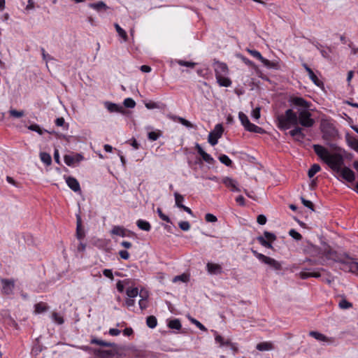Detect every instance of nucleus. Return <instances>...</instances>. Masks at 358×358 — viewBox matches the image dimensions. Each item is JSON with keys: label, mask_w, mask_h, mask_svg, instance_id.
I'll return each instance as SVG.
<instances>
[{"label": "nucleus", "mask_w": 358, "mask_h": 358, "mask_svg": "<svg viewBox=\"0 0 358 358\" xmlns=\"http://www.w3.org/2000/svg\"><path fill=\"white\" fill-rule=\"evenodd\" d=\"M315 154L334 172L339 173L341 176L349 182L355 180V175L348 167L342 168L344 159L340 153L331 154L324 146L318 144L313 145Z\"/></svg>", "instance_id": "f257e3e1"}, {"label": "nucleus", "mask_w": 358, "mask_h": 358, "mask_svg": "<svg viewBox=\"0 0 358 358\" xmlns=\"http://www.w3.org/2000/svg\"><path fill=\"white\" fill-rule=\"evenodd\" d=\"M291 102L296 106L301 107L302 109L299 110L298 124L303 127H312L315 121L311 117L312 115L308 110L310 103L302 97H294L291 99Z\"/></svg>", "instance_id": "f03ea898"}, {"label": "nucleus", "mask_w": 358, "mask_h": 358, "mask_svg": "<svg viewBox=\"0 0 358 358\" xmlns=\"http://www.w3.org/2000/svg\"><path fill=\"white\" fill-rule=\"evenodd\" d=\"M278 127L282 130L288 129L290 124H298V117L296 113L292 109H287L285 115H280L277 117Z\"/></svg>", "instance_id": "7ed1b4c3"}, {"label": "nucleus", "mask_w": 358, "mask_h": 358, "mask_svg": "<svg viewBox=\"0 0 358 358\" xmlns=\"http://www.w3.org/2000/svg\"><path fill=\"white\" fill-rule=\"evenodd\" d=\"M252 253L262 262L269 265L271 268H273L274 270L279 271L281 270L282 266L281 264L276 261L275 259L267 257L263 254L259 253L257 250L254 249H251Z\"/></svg>", "instance_id": "20e7f679"}, {"label": "nucleus", "mask_w": 358, "mask_h": 358, "mask_svg": "<svg viewBox=\"0 0 358 358\" xmlns=\"http://www.w3.org/2000/svg\"><path fill=\"white\" fill-rule=\"evenodd\" d=\"M238 117L244 126L245 129L250 132H254L257 134H264L265 131L263 128L258 127L252 123H251L248 117V116L244 114L243 112H240L238 114Z\"/></svg>", "instance_id": "39448f33"}, {"label": "nucleus", "mask_w": 358, "mask_h": 358, "mask_svg": "<svg viewBox=\"0 0 358 358\" xmlns=\"http://www.w3.org/2000/svg\"><path fill=\"white\" fill-rule=\"evenodd\" d=\"M223 132L224 128L222 125L221 124H217L214 129L208 134V143L212 145H216L217 143L218 139L222 137Z\"/></svg>", "instance_id": "423d86ee"}, {"label": "nucleus", "mask_w": 358, "mask_h": 358, "mask_svg": "<svg viewBox=\"0 0 358 358\" xmlns=\"http://www.w3.org/2000/svg\"><path fill=\"white\" fill-rule=\"evenodd\" d=\"M2 284V292L6 295H10L13 293L15 287V281L10 279L2 278L1 280Z\"/></svg>", "instance_id": "0eeeda50"}, {"label": "nucleus", "mask_w": 358, "mask_h": 358, "mask_svg": "<svg viewBox=\"0 0 358 358\" xmlns=\"http://www.w3.org/2000/svg\"><path fill=\"white\" fill-rule=\"evenodd\" d=\"M307 251L313 257L325 256L327 258H329L331 255L330 251H322L320 248L313 245L308 246Z\"/></svg>", "instance_id": "6e6552de"}, {"label": "nucleus", "mask_w": 358, "mask_h": 358, "mask_svg": "<svg viewBox=\"0 0 358 358\" xmlns=\"http://www.w3.org/2000/svg\"><path fill=\"white\" fill-rule=\"evenodd\" d=\"M214 70L215 77H220V76H227L229 72V69L225 63L220 62H215L214 63Z\"/></svg>", "instance_id": "1a4fd4ad"}, {"label": "nucleus", "mask_w": 358, "mask_h": 358, "mask_svg": "<svg viewBox=\"0 0 358 358\" xmlns=\"http://www.w3.org/2000/svg\"><path fill=\"white\" fill-rule=\"evenodd\" d=\"M345 265V268L348 269L349 271L358 275V262L352 261L348 258L347 260H338Z\"/></svg>", "instance_id": "9d476101"}, {"label": "nucleus", "mask_w": 358, "mask_h": 358, "mask_svg": "<svg viewBox=\"0 0 358 358\" xmlns=\"http://www.w3.org/2000/svg\"><path fill=\"white\" fill-rule=\"evenodd\" d=\"M83 156L81 154H76L75 155H66L64 157V162L68 166H72L75 162H80L83 159Z\"/></svg>", "instance_id": "9b49d317"}, {"label": "nucleus", "mask_w": 358, "mask_h": 358, "mask_svg": "<svg viewBox=\"0 0 358 358\" xmlns=\"http://www.w3.org/2000/svg\"><path fill=\"white\" fill-rule=\"evenodd\" d=\"M208 272L211 275H218L222 273V268L218 264L208 262L206 264Z\"/></svg>", "instance_id": "f8f14e48"}, {"label": "nucleus", "mask_w": 358, "mask_h": 358, "mask_svg": "<svg viewBox=\"0 0 358 358\" xmlns=\"http://www.w3.org/2000/svg\"><path fill=\"white\" fill-rule=\"evenodd\" d=\"M195 148L206 162L208 164L214 163V159L210 155L206 153L199 143H196Z\"/></svg>", "instance_id": "ddd939ff"}, {"label": "nucleus", "mask_w": 358, "mask_h": 358, "mask_svg": "<svg viewBox=\"0 0 358 358\" xmlns=\"http://www.w3.org/2000/svg\"><path fill=\"white\" fill-rule=\"evenodd\" d=\"M94 355L101 358H108L113 357L116 353V350H95Z\"/></svg>", "instance_id": "4468645a"}, {"label": "nucleus", "mask_w": 358, "mask_h": 358, "mask_svg": "<svg viewBox=\"0 0 358 358\" xmlns=\"http://www.w3.org/2000/svg\"><path fill=\"white\" fill-rule=\"evenodd\" d=\"M76 236L78 239L81 240L85 237V231L82 227V220L80 215H76Z\"/></svg>", "instance_id": "2eb2a0df"}, {"label": "nucleus", "mask_w": 358, "mask_h": 358, "mask_svg": "<svg viewBox=\"0 0 358 358\" xmlns=\"http://www.w3.org/2000/svg\"><path fill=\"white\" fill-rule=\"evenodd\" d=\"M66 182L69 188H71L73 191L78 192L80 190V184L75 178L69 176L68 178H66Z\"/></svg>", "instance_id": "dca6fc26"}, {"label": "nucleus", "mask_w": 358, "mask_h": 358, "mask_svg": "<svg viewBox=\"0 0 358 358\" xmlns=\"http://www.w3.org/2000/svg\"><path fill=\"white\" fill-rule=\"evenodd\" d=\"M291 136L295 138L296 141H301L305 138V134L302 132V128L296 127L294 129L289 131Z\"/></svg>", "instance_id": "f3484780"}, {"label": "nucleus", "mask_w": 358, "mask_h": 358, "mask_svg": "<svg viewBox=\"0 0 358 358\" xmlns=\"http://www.w3.org/2000/svg\"><path fill=\"white\" fill-rule=\"evenodd\" d=\"M222 182L227 187H231L233 192H240V189L236 187V182L229 177H225L222 180Z\"/></svg>", "instance_id": "a211bd4d"}, {"label": "nucleus", "mask_w": 358, "mask_h": 358, "mask_svg": "<svg viewBox=\"0 0 358 358\" xmlns=\"http://www.w3.org/2000/svg\"><path fill=\"white\" fill-rule=\"evenodd\" d=\"M168 117L174 120V121H178L180 123H181L182 125L185 126L187 128H192L193 127V124L188 120H185V118L183 117H179V116H176V115H168Z\"/></svg>", "instance_id": "6ab92c4d"}, {"label": "nucleus", "mask_w": 358, "mask_h": 358, "mask_svg": "<svg viewBox=\"0 0 358 358\" xmlns=\"http://www.w3.org/2000/svg\"><path fill=\"white\" fill-rule=\"evenodd\" d=\"M89 6L97 12H100L101 10H106L109 8V7L102 1H99L96 3H92L89 4Z\"/></svg>", "instance_id": "aec40b11"}, {"label": "nucleus", "mask_w": 358, "mask_h": 358, "mask_svg": "<svg viewBox=\"0 0 358 358\" xmlns=\"http://www.w3.org/2000/svg\"><path fill=\"white\" fill-rule=\"evenodd\" d=\"M256 348L259 351H269L274 348L271 342H262L257 345Z\"/></svg>", "instance_id": "412c9836"}, {"label": "nucleus", "mask_w": 358, "mask_h": 358, "mask_svg": "<svg viewBox=\"0 0 358 358\" xmlns=\"http://www.w3.org/2000/svg\"><path fill=\"white\" fill-rule=\"evenodd\" d=\"M90 343H91V344H96V345H99L104 346V347H114V348L117 347L116 344L114 343H109V342L103 341L98 339L96 338H92L91 340Z\"/></svg>", "instance_id": "4be33fe9"}, {"label": "nucleus", "mask_w": 358, "mask_h": 358, "mask_svg": "<svg viewBox=\"0 0 358 358\" xmlns=\"http://www.w3.org/2000/svg\"><path fill=\"white\" fill-rule=\"evenodd\" d=\"M105 105L110 113L113 112H119L122 113L123 110V108L116 103H110V102H106Z\"/></svg>", "instance_id": "5701e85b"}, {"label": "nucleus", "mask_w": 358, "mask_h": 358, "mask_svg": "<svg viewBox=\"0 0 358 358\" xmlns=\"http://www.w3.org/2000/svg\"><path fill=\"white\" fill-rule=\"evenodd\" d=\"M216 79L220 86L229 87L231 85V80L226 77V76H220V77H216Z\"/></svg>", "instance_id": "b1692460"}, {"label": "nucleus", "mask_w": 358, "mask_h": 358, "mask_svg": "<svg viewBox=\"0 0 358 358\" xmlns=\"http://www.w3.org/2000/svg\"><path fill=\"white\" fill-rule=\"evenodd\" d=\"M111 234L124 237L126 236V229L123 227L115 226L111 230Z\"/></svg>", "instance_id": "393cba45"}, {"label": "nucleus", "mask_w": 358, "mask_h": 358, "mask_svg": "<svg viewBox=\"0 0 358 358\" xmlns=\"http://www.w3.org/2000/svg\"><path fill=\"white\" fill-rule=\"evenodd\" d=\"M136 224L139 229L145 231H149L151 229L150 224L143 220H138L136 222Z\"/></svg>", "instance_id": "a878e982"}, {"label": "nucleus", "mask_w": 358, "mask_h": 358, "mask_svg": "<svg viewBox=\"0 0 358 358\" xmlns=\"http://www.w3.org/2000/svg\"><path fill=\"white\" fill-rule=\"evenodd\" d=\"M35 313L40 314L45 312L48 309V306L44 302H39L34 306Z\"/></svg>", "instance_id": "bb28decb"}, {"label": "nucleus", "mask_w": 358, "mask_h": 358, "mask_svg": "<svg viewBox=\"0 0 358 358\" xmlns=\"http://www.w3.org/2000/svg\"><path fill=\"white\" fill-rule=\"evenodd\" d=\"M114 26L119 36L121 37L124 42L127 41L128 36L127 32L118 24L115 23Z\"/></svg>", "instance_id": "cd10ccee"}, {"label": "nucleus", "mask_w": 358, "mask_h": 358, "mask_svg": "<svg viewBox=\"0 0 358 358\" xmlns=\"http://www.w3.org/2000/svg\"><path fill=\"white\" fill-rule=\"evenodd\" d=\"M140 296L141 297V299L139 301L138 304L139 307L141 310H144L148 307V294L146 292H145V294H143V292H140Z\"/></svg>", "instance_id": "c85d7f7f"}, {"label": "nucleus", "mask_w": 358, "mask_h": 358, "mask_svg": "<svg viewBox=\"0 0 358 358\" xmlns=\"http://www.w3.org/2000/svg\"><path fill=\"white\" fill-rule=\"evenodd\" d=\"M262 64L266 66L268 69H278L279 65L277 62H271L267 59H265L264 57L261 61Z\"/></svg>", "instance_id": "c756f323"}, {"label": "nucleus", "mask_w": 358, "mask_h": 358, "mask_svg": "<svg viewBox=\"0 0 358 358\" xmlns=\"http://www.w3.org/2000/svg\"><path fill=\"white\" fill-rule=\"evenodd\" d=\"M320 166L317 164H314L311 166L308 172V176L309 178H313L317 172L320 171Z\"/></svg>", "instance_id": "7c9ffc66"}, {"label": "nucleus", "mask_w": 358, "mask_h": 358, "mask_svg": "<svg viewBox=\"0 0 358 358\" xmlns=\"http://www.w3.org/2000/svg\"><path fill=\"white\" fill-rule=\"evenodd\" d=\"M168 327L172 329L179 330L181 329V323L178 319H174L169 321Z\"/></svg>", "instance_id": "2f4dec72"}, {"label": "nucleus", "mask_w": 358, "mask_h": 358, "mask_svg": "<svg viewBox=\"0 0 358 358\" xmlns=\"http://www.w3.org/2000/svg\"><path fill=\"white\" fill-rule=\"evenodd\" d=\"M146 324L151 329L155 328L157 324V318L153 315L148 316L146 319Z\"/></svg>", "instance_id": "473e14b6"}, {"label": "nucleus", "mask_w": 358, "mask_h": 358, "mask_svg": "<svg viewBox=\"0 0 358 358\" xmlns=\"http://www.w3.org/2000/svg\"><path fill=\"white\" fill-rule=\"evenodd\" d=\"M40 158L41 161L48 166L50 165L52 163L51 156L47 152H41Z\"/></svg>", "instance_id": "72a5a7b5"}, {"label": "nucleus", "mask_w": 358, "mask_h": 358, "mask_svg": "<svg viewBox=\"0 0 358 358\" xmlns=\"http://www.w3.org/2000/svg\"><path fill=\"white\" fill-rule=\"evenodd\" d=\"M309 335L318 341H327V337L324 334H320L317 331H310Z\"/></svg>", "instance_id": "f704fd0d"}, {"label": "nucleus", "mask_w": 358, "mask_h": 358, "mask_svg": "<svg viewBox=\"0 0 358 358\" xmlns=\"http://www.w3.org/2000/svg\"><path fill=\"white\" fill-rule=\"evenodd\" d=\"M257 240L258 241V242L264 247L265 248H269V249H272L273 248V246L271 245V243L266 241L264 237L262 236H259L257 238Z\"/></svg>", "instance_id": "c9c22d12"}, {"label": "nucleus", "mask_w": 358, "mask_h": 358, "mask_svg": "<svg viewBox=\"0 0 358 358\" xmlns=\"http://www.w3.org/2000/svg\"><path fill=\"white\" fill-rule=\"evenodd\" d=\"M309 78L310 79L313 81V83L318 86V87H322L324 85L323 84V82L321 81L318 78L317 76L315 74L314 72L311 73L309 76Z\"/></svg>", "instance_id": "e433bc0d"}, {"label": "nucleus", "mask_w": 358, "mask_h": 358, "mask_svg": "<svg viewBox=\"0 0 358 358\" xmlns=\"http://www.w3.org/2000/svg\"><path fill=\"white\" fill-rule=\"evenodd\" d=\"M174 196L176 206L181 208V206H183L184 196L178 192L174 193Z\"/></svg>", "instance_id": "4c0bfd02"}, {"label": "nucleus", "mask_w": 358, "mask_h": 358, "mask_svg": "<svg viewBox=\"0 0 358 358\" xmlns=\"http://www.w3.org/2000/svg\"><path fill=\"white\" fill-rule=\"evenodd\" d=\"M219 160L221 163L224 164L227 166H231L232 164L231 160L226 155H221L219 157Z\"/></svg>", "instance_id": "58836bf2"}, {"label": "nucleus", "mask_w": 358, "mask_h": 358, "mask_svg": "<svg viewBox=\"0 0 358 358\" xmlns=\"http://www.w3.org/2000/svg\"><path fill=\"white\" fill-rule=\"evenodd\" d=\"M126 293H127V295L128 296V297L134 298V297L137 296V295L138 294V289L137 287L128 288L127 289Z\"/></svg>", "instance_id": "ea45409f"}, {"label": "nucleus", "mask_w": 358, "mask_h": 358, "mask_svg": "<svg viewBox=\"0 0 358 358\" xmlns=\"http://www.w3.org/2000/svg\"><path fill=\"white\" fill-rule=\"evenodd\" d=\"M9 113L10 116L15 117V118H20L24 116V113L23 110H17L15 109H10L9 110Z\"/></svg>", "instance_id": "a19ab883"}, {"label": "nucleus", "mask_w": 358, "mask_h": 358, "mask_svg": "<svg viewBox=\"0 0 358 358\" xmlns=\"http://www.w3.org/2000/svg\"><path fill=\"white\" fill-rule=\"evenodd\" d=\"M28 129L31 131L37 132L38 134L42 135L44 132V129H42L39 125L36 124H31L28 127Z\"/></svg>", "instance_id": "79ce46f5"}, {"label": "nucleus", "mask_w": 358, "mask_h": 358, "mask_svg": "<svg viewBox=\"0 0 358 358\" xmlns=\"http://www.w3.org/2000/svg\"><path fill=\"white\" fill-rule=\"evenodd\" d=\"M124 106L126 108H133L136 106V102L131 98H127L124 100Z\"/></svg>", "instance_id": "37998d69"}, {"label": "nucleus", "mask_w": 358, "mask_h": 358, "mask_svg": "<svg viewBox=\"0 0 358 358\" xmlns=\"http://www.w3.org/2000/svg\"><path fill=\"white\" fill-rule=\"evenodd\" d=\"M289 235L296 241H301L302 239V236L301 234L293 229L289 230Z\"/></svg>", "instance_id": "c03bdc74"}, {"label": "nucleus", "mask_w": 358, "mask_h": 358, "mask_svg": "<svg viewBox=\"0 0 358 358\" xmlns=\"http://www.w3.org/2000/svg\"><path fill=\"white\" fill-rule=\"evenodd\" d=\"M336 134V130L334 128H331L329 131H323V138L329 139V138L334 136Z\"/></svg>", "instance_id": "a18cd8bd"}, {"label": "nucleus", "mask_w": 358, "mask_h": 358, "mask_svg": "<svg viewBox=\"0 0 358 358\" xmlns=\"http://www.w3.org/2000/svg\"><path fill=\"white\" fill-rule=\"evenodd\" d=\"M189 320L191 321V322L192 324H195L200 330L203 331H207V329L197 320H196L193 317H189Z\"/></svg>", "instance_id": "49530a36"}, {"label": "nucleus", "mask_w": 358, "mask_h": 358, "mask_svg": "<svg viewBox=\"0 0 358 358\" xmlns=\"http://www.w3.org/2000/svg\"><path fill=\"white\" fill-rule=\"evenodd\" d=\"M161 136V131H150L148 134V137L150 141H157Z\"/></svg>", "instance_id": "de8ad7c7"}, {"label": "nucleus", "mask_w": 358, "mask_h": 358, "mask_svg": "<svg viewBox=\"0 0 358 358\" xmlns=\"http://www.w3.org/2000/svg\"><path fill=\"white\" fill-rule=\"evenodd\" d=\"M338 306L341 309H347L352 307V304L345 299H342L340 301Z\"/></svg>", "instance_id": "09e8293b"}, {"label": "nucleus", "mask_w": 358, "mask_h": 358, "mask_svg": "<svg viewBox=\"0 0 358 358\" xmlns=\"http://www.w3.org/2000/svg\"><path fill=\"white\" fill-rule=\"evenodd\" d=\"M178 64L182 66H187L189 68H194L196 66V63L192 62H187L184 60H178Z\"/></svg>", "instance_id": "8fccbe9b"}, {"label": "nucleus", "mask_w": 358, "mask_h": 358, "mask_svg": "<svg viewBox=\"0 0 358 358\" xmlns=\"http://www.w3.org/2000/svg\"><path fill=\"white\" fill-rule=\"evenodd\" d=\"M301 202L307 208H308L309 209H310L311 210L314 211L315 209H314V205L313 203L309 201V200H306V199H304L303 197H301Z\"/></svg>", "instance_id": "3c124183"}, {"label": "nucleus", "mask_w": 358, "mask_h": 358, "mask_svg": "<svg viewBox=\"0 0 358 358\" xmlns=\"http://www.w3.org/2000/svg\"><path fill=\"white\" fill-rule=\"evenodd\" d=\"M178 225L182 231H188L190 229V224L187 221L180 222Z\"/></svg>", "instance_id": "603ef678"}, {"label": "nucleus", "mask_w": 358, "mask_h": 358, "mask_svg": "<svg viewBox=\"0 0 358 358\" xmlns=\"http://www.w3.org/2000/svg\"><path fill=\"white\" fill-rule=\"evenodd\" d=\"M157 212L158 213V215L159 217L164 221L166 222H171V220L170 218L166 215L165 214L163 213L162 210L161 208H158L157 210Z\"/></svg>", "instance_id": "864d4df0"}, {"label": "nucleus", "mask_w": 358, "mask_h": 358, "mask_svg": "<svg viewBox=\"0 0 358 358\" xmlns=\"http://www.w3.org/2000/svg\"><path fill=\"white\" fill-rule=\"evenodd\" d=\"M248 51L250 52L251 55H252L254 57L258 59L259 60L262 61L263 59V57L262 56L261 53L255 50H250L248 49Z\"/></svg>", "instance_id": "5fc2aeb1"}, {"label": "nucleus", "mask_w": 358, "mask_h": 358, "mask_svg": "<svg viewBox=\"0 0 358 358\" xmlns=\"http://www.w3.org/2000/svg\"><path fill=\"white\" fill-rule=\"evenodd\" d=\"M349 145L355 151L358 152V140L352 138L348 141Z\"/></svg>", "instance_id": "6e6d98bb"}, {"label": "nucleus", "mask_w": 358, "mask_h": 358, "mask_svg": "<svg viewBox=\"0 0 358 358\" xmlns=\"http://www.w3.org/2000/svg\"><path fill=\"white\" fill-rule=\"evenodd\" d=\"M264 236L266 239H268L270 241H274L276 240V236L271 232L265 231L264 232Z\"/></svg>", "instance_id": "4d7b16f0"}, {"label": "nucleus", "mask_w": 358, "mask_h": 358, "mask_svg": "<svg viewBox=\"0 0 358 358\" xmlns=\"http://www.w3.org/2000/svg\"><path fill=\"white\" fill-rule=\"evenodd\" d=\"M205 220L208 222H215L217 221L216 216L211 213H207L205 215Z\"/></svg>", "instance_id": "13d9d810"}, {"label": "nucleus", "mask_w": 358, "mask_h": 358, "mask_svg": "<svg viewBox=\"0 0 358 358\" xmlns=\"http://www.w3.org/2000/svg\"><path fill=\"white\" fill-rule=\"evenodd\" d=\"M189 280V277L186 274H182V275H177L173 279V281L174 282H176V281H182V282H187Z\"/></svg>", "instance_id": "bf43d9fd"}, {"label": "nucleus", "mask_w": 358, "mask_h": 358, "mask_svg": "<svg viewBox=\"0 0 358 358\" xmlns=\"http://www.w3.org/2000/svg\"><path fill=\"white\" fill-rule=\"evenodd\" d=\"M306 262H308L311 265H317V264H321V265H324L325 264V261L324 259H317V260H313V259H306Z\"/></svg>", "instance_id": "052dcab7"}, {"label": "nucleus", "mask_w": 358, "mask_h": 358, "mask_svg": "<svg viewBox=\"0 0 358 358\" xmlns=\"http://www.w3.org/2000/svg\"><path fill=\"white\" fill-rule=\"evenodd\" d=\"M53 320L59 324H62L64 323V320L62 317L58 315L57 313H52Z\"/></svg>", "instance_id": "680f3d73"}, {"label": "nucleus", "mask_w": 358, "mask_h": 358, "mask_svg": "<svg viewBox=\"0 0 358 358\" xmlns=\"http://www.w3.org/2000/svg\"><path fill=\"white\" fill-rule=\"evenodd\" d=\"M310 273H311V272H308L306 271H302L298 275L300 277V278L304 280V279H307L308 278H311Z\"/></svg>", "instance_id": "e2e57ef3"}, {"label": "nucleus", "mask_w": 358, "mask_h": 358, "mask_svg": "<svg viewBox=\"0 0 358 358\" xmlns=\"http://www.w3.org/2000/svg\"><path fill=\"white\" fill-rule=\"evenodd\" d=\"M257 221L261 225L265 224L266 222V217L264 215H259L257 217Z\"/></svg>", "instance_id": "0e129e2a"}, {"label": "nucleus", "mask_w": 358, "mask_h": 358, "mask_svg": "<svg viewBox=\"0 0 358 358\" xmlns=\"http://www.w3.org/2000/svg\"><path fill=\"white\" fill-rule=\"evenodd\" d=\"M252 116L258 120L260 117V108H256L252 110Z\"/></svg>", "instance_id": "69168bd1"}, {"label": "nucleus", "mask_w": 358, "mask_h": 358, "mask_svg": "<svg viewBox=\"0 0 358 358\" xmlns=\"http://www.w3.org/2000/svg\"><path fill=\"white\" fill-rule=\"evenodd\" d=\"M145 107L148 108V109H154V108H159L158 105L157 103L155 102H153V101H150L148 103H145Z\"/></svg>", "instance_id": "338daca9"}, {"label": "nucleus", "mask_w": 358, "mask_h": 358, "mask_svg": "<svg viewBox=\"0 0 358 358\" xmlns=\"http://www.w3.org/2000/svg\"><path fill=\"white\" fill-rule=\"evenodd\" d=\"M119 255L123 259H128L129 258V254L127 250H120Z\"/></svg>", "instance_id": "774afa93"}]
</instances>
